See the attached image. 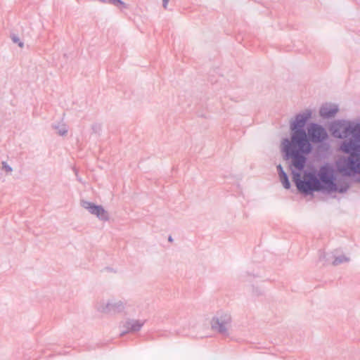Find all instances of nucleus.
Returning <instances> with one entry per match:
<instances>
[{
	"label": "nucleus",
	"mask_w": 360,
	"mask_h": 360,
	"mask_svg": "<svg viewBox=\"0 0 360 360\" xmlns=\"http://www.w3.org/2000/svg\"><path fill=\"white\" fill-rule=\"evenodd\" d=\"M292 181L297 190L304 195L311 194L314 191L336 189L334 171L328 165L321 166L317 175L314 172H304L302 179L299 172H292Z\"/></svg>",
	"instance_id": "nucleus-1"
},
{
	"label": "nucleus",
	"mask_w": 360,
	"mask_h": 360,
	"mask_svg": "<svg viewBox=\"0 0 360 360\" xmlns=\"http://www.w3.org/2000/svg\"><path fill=\"white\" fill-rule=\"evenodd\" d=\"M333 136L344 139L340 148L343 153H360V123L349 120H338L333 124Z\"/></svg>",
	"instance_id": "nucleus-2"
},
{
	"label": "nucleus",
	"mask_w": 360,
	"mask_h": 360,
	"mask_svg": "<svg viewBox=\"0 0 360 360\" xmlns=\"http://www.w3.org/2000/svg\"><path fill=\"white\" fill-rule=\"evenodd\" d=\"M282 150L285 153V159H292V165L298 170H302L306 163V158L304 154H308L311 152L312 146L309 143V148L304 147L300 148V146L290 141L288 139H283L281 142Z\"/></svg>",
	"instance_id": "nucleus-3"
},
{
	"label": "nucleus",
	"mask_w": 360,
	"mask_h": 360,
	"mask_svg": "<svg viewBox=\"0 0 360 360\" xmlns=\"http://www.w3.org/2000/svg\"><path fill=\"white\" fill-rule=\"evenodd\" d=\"M310 110H306L304 112L296 115L295 119L290 123L291 137L290 141H293L300 146V148L307 147L309 148V142L307 139L306 131L304 127L307 121L311 117Z\"/></svg>",
	"instance_id": "nucleus-4"
},
{
	"label": "nucleus",
	"mask_w": 360,
	"mask_h": 360,
	"mask_svg": "<svg viewBox=\"0 0 360 360\" xmlns=\"http://www.w3.org/2000/svg\"><path fill=\"white\" fill-rule=\"evenodd\" d=\"M127 302L114 297L101 298L98 300L95 304L96 310L102 314H118L124 313Z\"/></svg>",
	"instance_id": "nucleus-5"
},
{
	"label": "nucleus",
	"mask_w": 360,
	"mask_h": 360,
	"mask_svg": "<svg viewBox=\"0 0 360 360\" xmlns=\"http://www.w3.org/2000/svg\"><path fill=\"white\" fill-rule=\"evenodd\" d=\"M349 155L345 158L342 165H339V170L347 176L352 174H360V153H345Z\"/></svg>",
	"instance_id": "nucleus-6"
},
{
	"label": "nucleus",
	"mask_w": 360,
	"mask_h": 360,
	"mask_svg": "<svg viewBox=\"0 0 360 360\" xmlns=\"http://www.w3.org/2000/svg\"><path fill=\"white\" fill-rule=\"evenodd\" d=\"M231 318L230 314L226 312H218L212 319L211 326L213 330L222 335L228 336L231 327Z\"/></svg>",
	"instance_id": "nucleus-7"
},
{
	"label": "nucleus",
	"mask_w": 360,
	"mask_h": 360,
	"mask_svg": "<svg viewBox=\"0 0 360 360\" xmlns=\"http://www.w3.org/2000/svg\"><path fill=\"white\" fill-rule=\"evenodd\" d=\"M307 135L309 142L313 143H322L328 138L326 129L316 123H311L308 126Z\"/></svg>",
	"instance_id": "nucleus-8"
},
{
	"label": "nucleus",
	"mask_w": 360,
	"mask_h": 360,
	"mask_svg": "<svg viewBox=\"0 0 360 360\" xmlns=\"http://www.w3.org/2000/svg\"><path fill=\"white\" fill-rule=\"evenodd\" d=\"M81 206L88 210L91 214L96 216L101 221H108L109 214L101 205H96L93 202L82 200Z\"/></svg>",
	"instance_id": "nucleus-9"
},
{
	"label": "nucleus",
	"mask_w": 360,
	"mask_h": 360,
	"mask_svg": "<svg viewBox=\"0 0 360 360\" xmlns=\"http://www.w3.org/2000/svg\"><path fill=\"white\" fill-rule=\"evenodd\" d=\"M145 323V321L139 319H127L123 324V327L126 328L120 334L121 336L128 333H135L139 331Z\"/></svg>",
	"instance_id": "nucleus-10"
},
{
	"label": "nucleus",
	"mask_w": 360,
	"mask_h": 360,
	"mask_svg": "<svg viewBox=\"0 0 360 360\" xmlns=\"http://www.w3.org/2000/svg\"><path fill=\"white\" fill-rule=\"evenodd\" d=\"M338 110V105L326 103L323 104L320 108L319 115L324 119H330L335 116Z\"/></svg>",
	"instance_id": "nucleus-11"
},
{
	"label": "nucleus",
	"mask_w": 360,
	"mask_h": 360,
	"mask_svg": "<svg viewBox=\"0 0 360 360\" xmlns=\"http://www.w3.org/2000/svg\"><path fill=\"white\" fill-rule=\"evenodd\" d=\"M321 259H325L326 262L329 263L331 260V264L333 266H338L342 263L348 262H349V257L345 256V255H340V256H335L334 255H326L322 254L320 256Z\"/></svg>",
	"instance_id": "nucleus-12"
},
{
	"label": "nucleus",
	"mask_w": 360,
	"mask_h": 360,
	"mask_svg": "<svg viewBox=\"0 0 360 360\" xmlns=\"http://www.w3.org/2000/svg\"><path fill=\"white\" fill-rule=\"evenodd\" d=\"M277 170H278V175L280 177V180H281L283 187L286 189L290 188V184L288 180V177L286 173L283 171V167L281 165H278L277 166Z\"/></svg>",
	"instance_id": "nucleus-13"
},
{
	"label": "nucleus",
	"mask_w": 360,
	"mask_h": 360,
	"mask_svg": "<svg viewBox=\"0 0 360 360\" xmlns=\"http://www.w3.org/2000/svg\"><path fill=\"white\" fill-rule=\"evenodd\" d=\"M349 186L346 180H338L337 183H335L336 189L334 191H328V193L330 192H339L340 193H343L347 192Z\"/></svg>",
	"instance_id": "nucleus-14"
},
{
	"label": "nucleus",
	"mask_w": 360,
	"mask_h": 360,
	"mask_svg": "<svg viewBox=\"0 0 360 360\" xmlns=\"http://www.w3.org/2000/svg\"><path fill=\"white\" fill-rule=\"evenodd\" d=\"M53 128L56 130V133L60 136H65L68 131L67 125L64 123L55 124Z\"/></svg>",
	"instance_id": "nucleus-15"
},
{
	"label": "nucleus",
	"mask_w": 360,
	"mask_h": 360,
	"mask_svg": "<svg viewBox=\"0 0 360 360\" xmlns=\"http://www.w3.org/2000/svg\"><path fill=\"white\" fill-rule=\"evenodd\" d=\"M10 37H11V41L14 44H17L20 48L22 49L24 47L23 41H22L20 40V39L19 38V37L17 34L13 33L11 34Z\"/></svg>",
	"instance_id": "nucleus-16"
},
{
	"label": "nucleus",
	"mask_w": 360,
	"mask_h": 360,
	"mask_svg": "<svg viewBox=\"0 0 360 360\" xmlns=\"http://www.w3.org/2000/svg\"><path fill=\"white\" fill-rule=\"evenodd\" d=\"M109 3L117 7L122 6L127 8L126 4L121 0H110Z\"/></svg>",
	"instance_id": "nucleus-17"
},
{
	"label": "nucleus",
	"mask_w": 360,
	"mask_h": 360,
	"mask_svg": "<svg viewBox=\"0 0 360 360\" xmlns=\"http://www.w3.org/2000/svg\"><path fill=\"white\" fill-rule=\"evenodd\" d=\"M2 169L4 170L7 174H11L13 171V169L11 166H9L6 162L3 161L1 162Z\"/></svg>",
	"instance_id": "nucleus-18"
},
{
	"label": "nucleus",
	"mask_w": 360,
	"mask_h": 360,
	"mask_svg": "<svg viewBox=\"0 0 360 360\" xmlns=\"http://www.w3.org/2000/svg\"><path fill=\"white\" fill-rule=\"evenodd\" d=\"M169 1V0H162V6L164 8H167Z\"/></svg>",
	"instance_id": "nucleus-19"
},
{
	"label": "nucleus",
	"mask_w": 360,
	"mask_h": 360,
	"mask_svg": "<svg viewBox=\"0 0 360 360\" xmlns=\"http://www.w3.org/2000/svg\"><path fill=\"white\" fill-rule=\"evenodd\" d=\"M168 240H169V241H170V242H171V241H172V236H169V238H168Z\"/></svg>",
	"instance_id": "nucleus-20"
},
{
	"label": "nucleus",
	"mask_w": 360,
	"mask_h": 360,
	"mask_svg": "<svg viewBox=\"0 0 360 360\" xmlns=\"http://www.w3.org/2000/svg\"><path fill=\"white\" fill-rule=\"evenodd\" d=\"M356 182H359L360 183V179L356 180Z\"/></svg>",
	"instance_id": "nucleus-21"
},
{
	"label": "nucleus",
	"mask_w": 360,
	"mask_h": 360,
	"mask_svg": "<svg viewBox=\"0 0 360 360\" xmlns=\"http://www.w3.org/2000/svg\"><path fill=\"white\" fill-rule=\"evenodd\" d=\"M110 1V0H108V2Z\"/></svg>",
	"instance_id": "nucleus-22"
}]
</instances>
